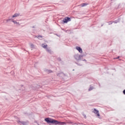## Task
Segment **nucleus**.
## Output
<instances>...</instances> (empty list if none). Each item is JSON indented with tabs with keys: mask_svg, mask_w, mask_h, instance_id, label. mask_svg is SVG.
<instances>
[{
	"mask_svg": "<svg viewBox=\"0 0 125 125\" xmlns=\"http://www.w3.org/2000/svg\"><path fill=\"white\" fill-rule=\"evenodd\" d=\"M45 122L47 123V124H53V125H65V122H60L55 120L52 119L51 118H47L44 119Z\"/></svg>",
	"mask_w": 125,
	"mask_h": 125,
	"instance_id": "obj_1",
	"label": "nucleus"
},
{
	"mask_svg": "<svg viewBox=\"0 0 125 125\" xmlns=\"http://www.w3.org/2000/svg\"><path fill=\"white\" fill-rule=\"evenodd\" d=\"M16 17V14H15L13 16L12 19H9L7 20H5L3 21L4 23H11V22H13V23H14V24H16V21H15V20H14V17Z\"/></svg>",
	"mask_w": 125,
	"mask_h": 125,
	"instance_id": "obj_2",
	"label": "nucleus"
},
{
	"mask_svg": "<svg viewBox=\"0 0 125 125\" xmlns=\"http://www.w3.org/2000/svg\"><path fill=\"white\" fill-rule=\"evenodd\" d=\"M92 112L95 114L97 118H98V119H101L100 117V114L99 113V110H98V109L96 108H93L92 109Z\"/></svg>",
	"mask_w": 125,
	"mask_h": 125,
	"instance_id": "obj_3",
	"label": "nucleus"
},
{
	"mask_svg": "<svg viewBox=\"0 0 125 125\" xmlns=\"http://www.w3.org/2000/svg\"><path fill=\"white\" fill-rule=\"evenodd\" d=\"M74 58L76 62H79V61H81V60H82V59L83 58V55L76 54L74 56Z\"/></svg>",
	"mask_w": 125,
	"mask_h": 125,
	"instance_id": "obj_4",
	"label": "nucleus"
},
{
	"mask_svg": "<svg viewBox=\"0 0 125 125\" xmlns=\"http://www.w3.org/2000/svg\"><path fill=\"white\" fill-rule=\"evenodd\" d=\"M75 49L76 50H78V51L79 52V53H81V54L83 53V49L80 46H76Z\"/></svg>",
	"mask_w": 125,
	"mask_h": 125,
	"instance_id": "obj_5",
	"label": "nucleus"
},
{
	"mask_svg": "<svg viewBox=\"0 0 125 125\" xmlns=\"http://www.w3.org/2000/svg\"><path fill=\"white\" fill-rule=\"evenodd\" d=\"M71 21V19L69 18H65L63 20V23H67V22H70Z\"/></svg>",
	"mask_w": 125,
	"mask_h": 125,
	"instance_id": "obj_6",
	"label": "nucleus"
},
{
	"mask_svg": "<svg viewBox=\"0 0 125 125\" xmlns=\"http://www.w3.org/2000/svg\"><path fill=\"white\" fill-rule=\"evenodd\" d=\"M41 46L43 47V48H44L45 49H47L48 48V46H47V44L45 43H43L41 44Z\"/></svg>",
	"mask_w": 125,
	"mask_h": 125,
	"instance_id": "obj_7",
	"label": "nucleus"
},
{
	"mask_svg": "<svg viewBox=\"0 0 125 125\" xmlns=\"http://www.w3.org/2000/svg\"><path fill=\"white\" fill-rule=\"evenodd\" d=\"M29 46L31 48V49H33V48H35V45L33 43H29Z\"/></svg>",
	"mask_w": 125,
	"mask_h": 125,
	"instance_id": "obj_8",
	"label": "nucleus"
},
{
	"mask_svg": "<svg viewBox=\"0 0 125 125\" xmlns=\"http://www.w3.org/2000/svg\"><path fill=\"white\" fill-rule=\"evenodd\" d=\"M93 89H94V87H93V86H90V87L88 88L89 91H90Z\"/></svg>",
	"mask_w": 125,
	"mask_h": 125,
	"instance_id": "obj_9",
	"label": "nucleus"
},
{
	"mask_svg": "<svg viewBox=\"0 0 125 125\" xmlns=\"http://www.w3.org/2000/svg\"><path fill=\"white\" fill-rule=\"evenodd\" d=\"M18 124H19L20 125H24V122L20 121V120H18Z\"/></svg>",
	"mask_w": 125,
	"mask_h": 125,
	"instance_id": "obj_10",
	"label": "nucleus"
},
{
	"mask_svg": "<svg viewBox=\"0 0 125 125\" xmlns=\"http://www.w3.org/2000/svg\"><path fill=\"white\" fill-rule=\"evenodd\" d=\"M81 60L83 61V62H84L85 63L86 62V60H85V59H83L82 58Z\"/></svg>",
	"mask_w": 125,
	"mask_h": 125,
	"instance_id": "obj_11",
	"label": "nucleus"
},
{
	"mask_svg": "<svg viewBox=\"0 0 125 125\" xmlns=\"http://www.w3.org/2000/svg\"><path fill=\"white\" fill-rule=\"evenodd\" d=\"M37 38H38V39H39V40H41V39H42V36H38L37 37Z\"/></svg>",
	"mask_w": 125,
	"mask_h": 125,
	"instance_id": "obj_12",
	"label": "nucleus"
},
{
	"mask_svg": "<svg viewBox=\"0 0 125 125\" xmlns=\"http://www.w3.org/2000/svg\"><path fill=\"white\" fill-rule=\"evenodd\" d=\"M17 25H21V23L19 22H17Z\"/></svg>",
	"mask_w": 125,
	"mask_h": 125,
	"instance_id": "obj_13",
	"label": "nucleus"
},
{
	"mask_svg": "<svg viewBox=\"0 0 125 125\" xmlns=\"http://www.w3.org/2000/svg\"><path fill=\"white\" fill-rule=\"evenodd\" d=\"M87 3H84L83 4V6H84L85 5H87Z\"/></svg>",
	"mask_w": 125,
	"mask_h": 125,
	"instance_id": "obj_14",
	"label": "nucleus"
},
{
	"mask_svg": "<svg viewBox=\"0 0 125 125\" xmlns=\"http://www.w3.org/2000/svg\"><path fill=\"white\" fill-rule=\"evenodd\" d=\"M123 94L125 95V89L123 91Z\"/></svg>",
	"mask_w": 125,
	"mask_h": 125,
	"instance_id": "obj_15",
	"label": "nucleus"
},
{
	"mask_svg": "<svg viewBox=\"0 0 125 125\" xmlns=\"http://www.w3.org/2000/svg\"><path fill=\"white\" fill-rule=\"evenodd\" d=\"M84 117L85 118L86 116L85 115H84Z\"/></svg>",
	"mask_w": 125,
	"mask_h": 125,
	"instance_id": "obj_16",
	"label": "nucleus"
},
{
	"mask_svg": "<svg viewBox=\"0 0 125 125\" xmlns=\"http://www.w3.org/2000/svg\"><path fill=\"white\" fill-rule=\"evenodd\" d=\"M17 16H18V15H17Z\"/></svg>",
	"mask_w": 125,
	"mask_h": 125,
	"instance_id": "obj_17",
	"label": "nucleus"
}]
</instances>
